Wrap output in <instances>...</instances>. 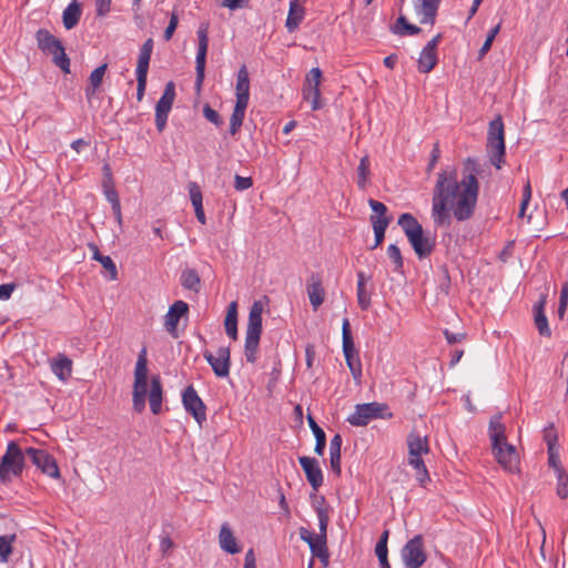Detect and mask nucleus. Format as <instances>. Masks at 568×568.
<instances>
[{"mask_svg": "<svg viewBox=\"0 0 568 568\" xmlns=\"http://www.w3.org/2000/svg\"><path fill=\"white\" fill-rule=\"evenodd\" d=\"M479 171L478 162L467 158L464 162L460 181L457 180L455 171L438 173L432 206V216L436 227H449L452 214L459 222L467 221L474 215L479 193L476 174Z\"/></svg>", "mask_w": 568, "mask_h": 568, "instance_id": "1", "label": "nucleus"}, {"mask_svg": "<svg viewBox=\"0 0 568 568\" xmlns=\"http://www.w3.org/2000/svg\"><path fill=\"white\" fill-rule=\"evenodd\" d=\"M501 415L496 414L489 420V438L491 452L497 463L507 471L515 474L519 471V454L516 447L508 443L506 427L500 422Z\"/></svg>", "mask_w": 568, "mask_h": 568, "instance_id": "2", "label": "nucleus"}, {"mask_svg": "<svg viewBox=\"0 0 568 568\" xmlns=\"http://www.w3.org/2000/svg\"><path fill=\"white\" fill-rule=\"evenodd\" d=\"M404 231L415 254L422 260L428 257L435 250L436 236L425 231L417 219L410 213H403L397 221Z\"/></svg>", "mask_w": 568, "mask_h": 568, "instance_id": "3", "label": "nucleus"}, {"mask_svg": "<svg viewBox=\"0 0 568 568\" xmlns=\"http://www.w3.org/2000/svg\"><path fill=\"white\" fill-rule=\"evenodd\" d=\"M264 304L262 301H254L248 314L246 326V336L244 345V355L246 362L254 364L257 359V349L262 335V313Z\"/></svg>", "mask_w": 568, "mask_h": 568, "instance_id": "4", "label": "nucleus"}, {"mask_svg": "<svg viewBox=\"0 0 568 568\" xmlns=\"http://www.w3.org/2000/svg\"><path fill=\"white\" fill-rule=\"evenodd\" d=\"M486 148L491 164L497 170L501 169V165L505 163L506 154L504 122L501 115H497L489 122Z\"/></svg>", "mask_w": 568, "mask_h": 568, "instance_id": "5", "label": "nucleus"}, {"mask_svg": "<svg viewBox=\"0 0 568 568\" xmlns=\"http://www.w3.org/2000/svg\"><path fill=\"white\" fill-rule=\"evenodd\" d=\"M393 413L385 403L372 402L357 404L355 410L347 417V422L352 426H366L373 419H390Z\"/></svg>", "mask_w": 568, "mask_h": 568, "instance_id": "6", "label": "nucleus"}, {"mask_svg": "<svg viewBox=\"0 0 568 568\" xmlns=\"http://www.w3.org/2000/svg\"><path fill=\"white\" fill-rule=\"evenodd\" d=\"M148 357L146 348L143 347L138 356L134 369L133 385V408L141 413L145 407V396L148 394Z\"/></svg>", "mask_w": 568, "mask_h": 568, "instance_id": "7", "label": "nucleus"}, {"mask_svg": "<svg viewBox=\"0 0 568 568\" xmlns=\"http://www.w3.org/2000/svg\"><path fill=\"white\" fill-rule=\"evenodd\" d=\"M24 455L16 442H10L0 462V481H10V475L19 476L24 466Z\"/></svg>", "mask_w": 568, "mask_h": 568, "instance_id": "8", "label": "nucleus"}, {"mask_svg": "<svg viewBox=\"0 0 568 568\" xmlns=\"http://www.w3.org/2000/svg\"><path fill=\"white\" fill-rule=\"evenodd\" d=\"M342 339H343V353L345 356L346 365L351 371L353 378L356 384H361L362 378V364L358 357V353L355 348L349 321L344 318L342 324Z\"/></svg>", "mask_w": 568, "mask_h": 568, "instance_id": "9", "label": "nucleus"}, {"mask_svg": "<svg viewBox=\"0 0 568 568\" xmlns=\"http://www.w3.org/2000/svg\"><path fill=\"white\" fill-rule=\"evenodd\" d=\"M402 558L405 568H419L425 564L427 556L424 550L422 535H416L406 542L402 549Z\"/></svg>", "mask_w": 568, "mask_h": 568, "instance_id": "10", "label": "nucleus"}, {"mask_svg": "<svg viewBox=\"0 0 568 568\" xmlns=\"http://www.w3.org/2000/svg\"><path fill=\"white\" fill-rule=\"evenodd\" d=\"M207 24L202 23L197 30V39L199 47L195 60V90L199 92L202 89L204 78H205V63H206V54L209 48V38H207Z\"/></svg>", "mask_w": 568, "mask_h": 568, "instance_id": "11", "label": "nucleus"}, {"mask_svg": "<svg viewBox=\"0 0 568 568\" xmlns=\"http://www.w3.org/2000/svg\"><path fill=\"white\" fill-rule=\"evenodd\" d=\"M175 99V84L173 81H169L165 84L164 91L160 100L155 105V126L161 133L166 126L169 113L172 109Z\"/></svg>", "mask_w": 568, "mask_h": 568, "instance_id": "12", "label": "nucleus"}, {"mask_svg": "<svg viewBox=\"0 0 568 568\" xmlns=\"http://www.w3.org/2000/svg\"><path fill=\"white\" fill-rule=\"evenodd\" d=\"M26 455L31 459L33 465L37 466L43 474L51 478L59 479L60 470L58 464L52 455L43 449L29 447L26 449Z\"/></svg>", "mask_w": 568, "mask_h": 568, "instance_id": "13", "label": "nucleus"}, {"mask_svg": "<svg viewBox=\"0 0 568 568\" xmlns=\"http://www.w3.org/2000/svg\"><path fill=\"white\" fill-rule=\"evenodd\" d=\"M182 403L200 426L206 420V407L192 385L183 390Z\"/></svg>", "mask_w": 568, "mask_h": 568, "instance_id": "14", "label": "nucleus"}, {"mask_svg": "<svg viewBox=\"0 0 568 568\" xmlns=\"http://www.w3.org/2000/svg\"><path fill=\"white\" fill-rule=\"evenodd\" d=\"M203 357L217 377L229 376L231 367V351L229 346H220L216 355H213L210 351H204Z\"/></svg>", "mask_w": 568, "mask_h": 568, "instance_id": "15", "label": "nucleus"}, {"mask_svg": "<svg viewBox=\"0 0 568 568\" xmlns=\"http://www.w3.org/2000/svg\"><path fill=\"white\" fill-rule=\"evenodd\" d=\"M187 313L189 305L183 301H176L170 306L169 312L165 315L164 326L173 338L179 337L178 323L180 318L186 316Z\"/></svg>", "mask_w": 568, "mask_h": 568, "instance_id": "16", "label": "nucleus"}, {"mask_svg": "<svg viewBox=\"0 0 568 568\" xmlns=\"http://www.w3.org/2000/svg\"><path fill=\"white\" fill-rule=\"evenodd\" d=\"M300 465L305 473L306 479L312 488L317 491L323 485V473L318 466L317 459L313 457L302 456L298 458Z\"/></svg>", "mask_w": 568, "mask_h": 568, "instance_id": "17", "label": "nucleus"}, {"mask_svg": "<svg viewBox=\"0 0 568 568\" xmlns=\"http://www.w3.org/2000/svg\"><path fill=\"white\" fill-rule=\"evenodd\" d=\"M306 291L311 305L316 311L324 302L325 290L322 284V277L318 273H312L308 281Z\"/></svg>", "mask_w": 568, "mask_h": 568, "instance_id": "18", "label": "nucleus"}, {"mask_svg": "<svg viewBox=\"0 0 568 568\" xmlns=\"http://www.w3.org/2000/svg\"><path fill=\"white\" fill-rule=\"evenodd\" d=\"M162 400H163V388L161 377L159 375H153L151 377V388L149 392V404L151 412L154 415H159L162 412Z\"/></svg>", "mask_w": 568, "mask_h": 568, "instance_id": "19", "label": "nucleus"}, {"mask_svg": "<svg viewBox=\"0 0 568 568\" xmlns=\"http://www.w3.org/2000/svg\"><path fill=\"white\" fill-rule=\"evenodd\" d=\"M546 300L547 296L541 295L537 304L534 306V321L538 329V333L541 336L550 337L551 331L549 328L548 320L545 314Z\"/></svg>", "mask_w": 568, "mask_h": 568, "instance_id": "20", "label": "nucleus"}, {"mask_svg": "<svg viewBox=\"0 0 568 568\" xmlns=\"http://www.w3.org/2000/svg\"><path fill=\"white\" fill-rule=\"evenodd\" d=\"M36 40H37L38 48L42 52H45L49 54L59 50L60 47L63 45L62 42L47 29H39L36 33Z\"/></svg>", "mask_w": 568, "mask_h": 568, "instance_id": "21", "label": "nucleus"}, {"mask_svg": "<svg viewBox=\"0 0 568 568\" xmlns=\"http://www.w3.org/2000/svg\"><path fill=\"white\" fill-rule=\"evenodd\" d=\"M408 447V456H418L429 453L427 436H420L416 432H410L406 439Z\"/></svg>", "mask_w": 568, "mask_h": 568, "instance_id": "22", "label": "nucleus"}, {"mask_svg": "<svg viewBox=\"0 0 568 568\" xmlns=\"http://www.w3.org/2000/svg\"><path fill=\"white\" fill-rule=\"evenodd\" d=\"M219 542L220 547L227 554L235 555L241 551V548L237 545V540L234 537L233 531L227 523L221 526L219 534Z\"/></svg>", "mask_w": 568, "mask_h": 568, "instance_id": "23", "label": "nucleus"}, {"mask_svg": "<svg viewBox=\"0 0 568 568\" xmlns=\"http://www.w3.org/2000/svg\"><path fill=\"white\" fill-rule=\"evenodd\" d=\"M235 91H236V102L248 104L250 78H248V71L244 64L240 68L239 72H237Z\"/></svg>", "mask_w": 568, "mask_h": 568, "instance_id": "24", "label": "nucleus"}, {"mask_svg": "<svg viewBox=\"0 0 568 568\" xmlns=\"http://www.w3.org/2000/svg\"><path fill=\"white\" fill-rule=\"evenodd\" d=\"M419 2L420 4L417 7V12L423 14L420 23L435 24L440 0H419Z\"/></svg>", "mask_w": 568, "mask_h": 568, "instance_id": "25", "label": "nucleus"}, {"mask_svg": "<svg viewBox=\"0 0 568 568\" xmlns=\"http://www.w3.org/2000/svg\"><path fill=\"white\" fill-rule=\"evenodd\" d=\"M153 45L154 42L152 38H149L142 44L136 63V75H148L149 63L153 51Z\"/></svg>", "mask_w": 568, "mask_h": 568, "instance_id": "26", "label": "nucleus"}, {"mask_svg": "<svg viewBox=\"0 0 568 568\" xmlns=\"http://www.w3.org/2000/svg\"><path fill=\"white\" fill-rule=\"evenodd\" d=\"M51 369L60 381L65 382L72 374V361L59 354L58 358L51 363Z\"/></svg>", "mask_w": 568, "mask_h": 568, "instance_id": "27", "label": "nucleus"}, {"mask_svg": "<svg viewBox=\"0 0 568 568\" xmlns=\"http://www.w3.org/2000/svg\"><path fill=\"white\" fill-rule=\"evenodd\" d=\"M81 4L73 0L63 11L62 21L65 29H73L81 18Z\"/></svg>", "mask_w": 568, "mask_h": 568, "instance_id": "28", "label": "nucleus"}, {"mask_svg": "<svg viewBox=\"0 0 568 568\" xmlns=\"http://www.w3.org/2000/svg\"><path fill=\"white\" fill-rule=\"evenodd\" d=\"M108 69V64L103 63L100 67L95 68L90 77H89V85L85 88V97L90 101L91 98L95 94L97 90L100 88L103 81V77Z\"/></svg>", "mask_w": 568, "mask_h": 568, "instance_id": "29", "label": "nucleus"}, {"mask_svg": "<svg viewBox=\"0 0 568 568\" xmlns=\"http://www.w3.org/2000/svg\"><path fill=\"white\" fill-rule=\"evenodd\" d=\"M342 436L336 434L329 444V463L332 470L338 476L341 475V447H342Z\"/></svg>", "mask_w": 568, "mask_h": 568, "instance_id": "30", "label": "nucleus"}, {"mask_svg": "<svg viewBox=\"0 0 568 568\" xmlns=\"http://www.w3.org/2000/svg\"><path fill=\"white\" fill-rule=\"evenodd\" d=\"M225 333L232 339L237 338V304L231 302L227 306L226 316L224 320Z\"/></svg>", "mask_w": 568, "mask_h": 568, "instance_id": "31", "label": "nucleus"}, {"mask_svg": "<svg viewBox=\"0 0 568 568\" xmlns=\"http://www.w3.org/2000/svg\"><path fill=\"white\" fill-rule=\"evenodd\" d=\"M307 422L310 428L313 432V437H315L316 440L314 452L316 455L322 456L324 454L326 446V435L324 430L317 425V423L315 422L311 414L307 415Z\"/></svg>", "mask_w": 568, "mask_h": 568, "instance_id": "32", "label": "nucleus"}, {"mask_svg": "<svg viewBox=\"0 0 568 568\" xmlns=\"http://www.w3.org/2000/svg\"><path fill=\"white\" fill-rule=\"evenodd\" d=\"M181 284L184 288L199 293L201 290V278L196 270L186 268L182 272Z\"/></svg>", "mask_w": 568, "mask_h": 568, "instance_id": "33", "label": "nucleus"}, {"mask_svg": "<svg viewBox=\"0 0 568 568\" xmlns=\"http://www.w3.org/2000/svg\"><path fill=\"white\" fill-rule=\"evenodd\" d=\"M304 18V8L296 1H292L290 4V11L286 19V28L290 32H293L302 22Z\"/></svg>", "mask_w": 568, "mask_h": 568, "instance_id": "34", "label": "nucleus"}, {"mask_svg": "<svg viewBox=\"0 0 568 568\" xmlns=\"http://www.w3.org/2000/svg\"><path fill=\"white\" fill-rule=\"evenodd\" d=\"M246 108L247 103L235 102V106L230 119V133L232 135H235L241 129L244 121Z\"/></svg>", "mask_w": 568, "mask_h": 568, "instance_id": "35", "label": "nucleus"}, {"mask_svg": "<svg viewBox=\"0 0 568 568\" xmlns=\"http://www.w3.org/2000/svg\"><path fill=\"white\" fill-rule=\"evenodd\" d=\"M93 250V258L102 264V266L110 273V278L115 281L118 278V270L113 260L108 255H102L95 244H91Z\"/></svg>", "mask_w": 568, "mask_h": 568, "instance_id": "36", "label": "nucleus"}, {"mask_svg": "<svg viewBox=\"0 0 568 568\" xmlns=\"http://www.w3.org/2000/svg\"><path fill=\"white\" fill-rule=\"evenodd\" d=\"M418 71L422 73L430 72L437 63V52L422 50L418 58Z\"/></svg>", "mask_w": 568, "mask_h": 568, "instance_id": "37", "label": "nucleus"}, {"mask_svg": "<svg viewBox=\"0 0 568 568\" xmlns=\"http://www.w3.org/2000/svg\"><path fill=\"white\" fill-rule=\"evenodd\" d=\"M371 162L368 155L361 159L357 166V186L361 190H365L371 178Z\"/></svg>", "mask_w": 568, "mask_h": 568, "instance_id": "38", "label": "nucleus"}, {"mask_svg": "<svg viewBox=\"0 0 568 568\" xmlns=\"http://www.w3.org/2000/svg\"><path fill=\"white\" fill-rule=\"evenodd\" d=\"M389 223H390V219L382 220L379 217H376V221H373L372 226L374 230L375 242L369 247V250H375L377 246H379L383 243V241L385 239V231L388 227Z\"/></svg>", "mask_w": 568, "mask_h": 568, "instance_id": "39", "label": "nucleus"}, {"mask_svg": "<svg viewBox=\"0 0 568 568\" xmlns=\"http://www.w3.org/2000/svg\"><path fill=\"white\" fill-rule=\"evenodd\" d=\"M16 534L0 536V562H7L13 551V542L16 541Z\"/></svg>", "mask_w": 568, "mask_h": 568, "instance_id": "40", "label": "nucleus"}, {"mask_svg": "<svg viewBox=\"0 0 568 568\" xmlns=\"http://www.w3.org/2000/svg\"><path fill=\"white\" fill-rule=\"evenodd\" d=\"M315 510H316V514L318 517V526H320V532L315 537H318L321 539H327V526H328V521H329L328 510L321 506H317L315 508Z\"/></svg>", "mask_w": 568, "mask_h": 568, "instance_id": "41", "label": "nucleus"}, {"mask_svg": "<svg viewBox=\"0 0 568 568\" xmlns=\"http://www.w3.org/2000/svg\"><path fill=\"white\" fill-rule=\"evenodd\" d=\"M53 63L59 67L64 73H70V59L61 45L59 50L51 53Z\"/></svg>", "mask_w": 568, "mask_h": 568, "instance_id": "42", "label": "nucleus"}, {"mask_svg": "<svg viewBox=\"0 0 568 568\" xmlns=\"http://www.w3.org/2000/svg\"><path fill=\"white\" fill-rule=\"evenodd\" d=\"M387 255L394 263V271L403 273L404 261L399 247L396 244L388 245Z\"/></svg>", "mask_w": 568, "mask_h": 568, "instance_id": "43", "label": "nucleus"}, {"mask_svg": "<svg viewBox=\"0 0 568 568\" xmlns=\"http://www.w3.org/2000/svg\"><path fill=\"white\" fill-rule=\"evenodd\" d=\"M557 475V496L561 499L568 497V474L565 469H558Z\"/></svg>", "mask_w": 568, "mask_h": 568, "instance_id": "44", "label": "nucleus"}, {"mask_svg": "<svg viewBox=\"0 0 568 568\" xmlns=\"http://www.w3.org/2000/svg\"><path fill=\"white\" fill-rule=\"evenodd\" d=\"M303 97L305 100L311 101L312 110H318L322 108L320 97L321 91L320 87H312V88H304L303 89Z\"/></svg>", "mask_w": 568, "mask_h": 568, "instance_id": "45", "label": "nucleus"}, {"mask_svg": "<svg viewBox=\"0 0 568 568\" xmlns=\"http://www.w3.org/2000/svg\"><path fill=\"white\" fill-rule=\"evenodd\" d=\"M368 205L369 207L373 210L374 214L371 215L369 217V221L371 223H373V221H376V217H379V219H390L392 220V216H387L386 213H387V207L384 203L379 202V201H376V200H373V199H369L368 200Z\"/></svg>", "mask_w": 568, "mask_h": 568, "instance_id": "46", "label": "nucleus"}, {"mask_svg": "<svg viewBox=\"0 0 568 568\" xmlns=\"http://www.w3.org/2000/svg\"><path fill=\"white\" fill-rule=\"evenodd\" d=\"M357 303L363 311L371 307V293L367 292L365 284L357 283Z\"/></svg>", "mask_w": 568, "mask_h": 568, "instance_id": "47", "label": "nucleus"}, {"mask_svg": "<svg viewBox=\"0 0 568 568\" xmlns=\"http://www.w3.org/2000/svg\"><path fill=\"white\" fill-rule=\"evenodd\" d=\"M499 30H500V23H498L497 26H495L494 28L490 29V31L488 32V34L486 37L484 44L479 49L478 59H481L490 50L491 44H493L496 36L498 34Z\"/></svg>", "mask_w": 568, "mask_h": 568, "instance_id": "48", "label": "nucleus"}, {"mask_svg": "<svg viewBox=\"0 0 568 568\" xmlns=\"http://www.w3.org/2000/svg\"><path fill=\"white\" fill-rule=\"evenodd\" d=\"M189 192H190V199H191V202H192V205L194 206V209L203 207L202 192L195 182H191L189 184Z\"/></svg>", "mask_w": 568, "mask_h": 568, "instance_id": "49", "label": "nucleus"}, {"mask_svg": "<svg viewBox=\"0 0 568 568\" xmlns=\"http://www.w3.org/2000/svg\"><path fill=\"white\" fill-rule=\"evenodd\" d=\"M203 115L207 121L213 123L215 126L220 128L221 125H223V120L219 112L212 109L207 103L203 106Z\"/></svg>", "mask_w": 568, "mask_h": 568, "instance_id": "50", "label": "nucleus"}, {"mask_svg": "<svg viewBox=\"0 0 568 568\" xmlns=\"http://www.w3.org/2000/svg\"><path fill=\"white\" fill-rule=\"evenodd\" d=\"M321 79H322L321 69L320 68L311 69L310 72L306 74L304 88L320 87Z\"/></svg>", "mask_w": 568, "mask_h": 568, "instance_id": "51", "label": "nucleus"}, {"mask_svg": "<svg viewBox=\"0 0 568 568\" xmlns=\"http://www.w3.org/2000/svg\"><path fill=\"white\" fill-rule=\"evenodd\" d=\"M308 546L313 557H316L317 554H322L328 549L327 539H321L318 537H314V539L308 544Z\"/></svg>", "mask_w": 568, "mask_h": 568, "instance_id": "52", "label": "nucleus"}, {"mask_svg": "<svg viewBox=\"0 0 568 568\" xmlns=\"http://www.w3.org/2000/svg\"><path fill=\"white\" fill-rule=\"evenodd\" d=\"M544 439L547 443L548 450H552V448L556 447L557 434L554 428V425H550L549 427L545 428Z\"/></svg>", "mask_w": 568, "mask_h": 568, "instance_id": "53", "label": "nucleus"}, {"mask_svg": "<svg viewBox=\"0 0 568 568\" xmlns=\"http://www.w3.org/2000/svg\"><path fill=\"white\" fill-rule=\"evenodd\" d=\"M388 537H389V530H388V529H385V530L382 532V535H381V537H379V539H378V541H377V544H376V547H375V554H376V555H381V554H383V555H384V554H387V552H388V551H387V541H388Z\"/></svg>", "mask_w": 568, "mask_h": 568, "instance_id": "54", "label": "nucleus"}, {"mask_svg": "<svg viewBox=\"0 0 568 568\" xmlns=\"http://www.w3.org/2000/svg\"><path fill=\"white\" fill-rule=\"evenodd\" d=\"M253 185L252 178H243L239 174L234 176V187L236 191H244L250 189Z\"/></svg>", "mask_w": 568, "mask_h": 568, "instance_id": "55", "label": "nucleus"}, {"mask_svg": "<svg viewBox=\"0 0 568 568\" xmlns=\"http://www.w3.org/2000/svg\"><path fill=\"white\" fill-rule=\"evenodd\" d=\"M439 272L443 277L439 288L444 294L447 295L449 293V287H450V276H449L447 266L446 265L440 266Z\"/></svg>", "mask_w": 568, "mask_h": 568, "instance_id": "56", "label": "nucleus"}, {"mask_svg": "<svg viewBox=\"0 0 568 568\" xmlns=\"http://www.w3.org/2000/svg\"><path fill=\"white\" fill-rule=\"evenodd\" d=\"M178 23H179L178 14L176 13H172L171 18H170V21H169V24H168V27H166V29L164 30V33H163V38H164L165 41H169L172 38V36H173V33H174V31H175V29L178 27Z\"/></svg>", "mask_w": 568, "mask_h": 568, "instance_id": "57", "label": "nucleus"}, {"mask_svg": "<svg viewBox=\"0 0 568 568\" xmlns=\"http://www.w3.org/2000/svg\"><path fill=\"white\" fill-rule=\"evenodd\" d=\"M548 464L557 473L558 469H564L560 465L558 449L555 447L552 450H548Z\"/></svg>", "mask_w": 568, "mask_h": 568, "instance_id": "58", "label": "nucleus"}, {"mask_svg": "<svg viewBox=\"0 0 568 568\" xmlns=\"http://www.w3.org/2000/svg\"><path fill=\"white\" fill-rule=\"evenodd\" d=\"M112 0H95V10L98 17H104L110 12Z\"/></svg>", "mask_w": 568, "mask_h": 568, "instance_id": "59", "label": "nucleus"}, {"mask_svg": "<svg viewBox=\"0 0 568 568\" xmlns=\"http://www.w3.org/2000/svg\"><path fill=\"white\" fill-rule=\"evenodd\" d=\"M174 542L169 535L162 536L160 541V549L163 557L169 556V551L174 548Z\"/></svg>", "mask_w": 568, "mask_h": 568, "instance_id": "60", "label": "nucleus"}, {"mask_svg": "<svg viewBox=\"0 0 568 568\" xmlns=\"http://www.w3.org/2000/svg\"><path fill=\"white\" fill-rule=\"evenodd\" d=\"M439 156H440L439 143L436 142L434 144L432 153H430V159H429V162L427 165V172H430L435 168L436 163L439 160Z\"/></svg>", "mask_w": 568, "mask_h": 568, "instance_id": "61", "label": "nucleus"}, {"mask_svg": "<svg viewBox=\"0 0 568 568\" xmlns=\"http://www.w3.org/2000/svg\"><path fill=\"white\" fill-rule=\"evenodd\" d=\"M102 186H103L104 195H105V197L108 199V201L110 203L119 201V195H118V192H116V190L114 187V183H112V184H103Z\"/></svg>", "mask_w": 568, "mask_h": 568, "instance_id": "62", "label": "nucleus"}, {"mask_svg": "<svg viewBox=\"0 0 568 568\" xmlns=\"http://www.w3.org/2000/svg\"><path fill=\"white\" fill-rule=\"evenodd\" d=\"M407 22L408 21H407L405 16H399L397 18L396 22L393 26H390V32H393L394 34L403 37L402 30L407 24Z\"/></svg>", "mask_w": 568, "mask_h": 568, "instance_id": "63", "label": "nucleus"}, {"mask_svg": "<svg viewBox=\"0 0 568 568\" xmlns=\"http://www.w3.org/2000/svg\"><path fill=\"white\" fill-rule=\"evenodd\" d=\"M16 287V283H7L0 285V300H9Z\"/></svg>", "mask_w": 568, "mask_h": 568, "instance_id": "64", "label": "nucleus"}]
</instances>
